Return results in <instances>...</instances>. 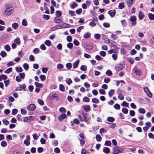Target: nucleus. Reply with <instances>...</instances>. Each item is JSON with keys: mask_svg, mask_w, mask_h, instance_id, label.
<instances>
[{"mask_svg": "<svg viewBox=\"0 0 154 154\" xmlns=\"http://www.w3.org/2000/svg\"><path fill=\"white\" fill-rule=\"evenodd\" d=\"M107 120L108 122H112L114 121L115 119L112 117H109L107 118Z\"/></svg>", "mask_w": 154, "mask_h": 154, "instance_id": "nucleus-27", "label": "nucleus"}, {"mask_svg": "<svg viewBox=\"0 0 154 154\" xmlns=\"http://www.w3.org/2000/svg\"><path fill=\"white\" fill-rule=\"evenodd\" d=\"M3 123L5 125H8L9 124V122L6 119H3L2 120Z\"/></svg>", "mask_w": 154, "mask_h": 154, "instance_id": "nucleus-48", "label": "nucleus"}, {"mask_svg": "<svg viewBox=\"0 0 154 154\" xmlns=\"http://www.w3.org/2000/svg\"><path fill=\"white\" fill-rule=\"evenodd\" d=\"M40 78L42 81H44L46 79V77L44 75H41L40 76Z\"/></svg>", "mask_w": 154, "mask_h": 154, "instance_id": "nucleus-54", "label": "nucleus"}, {"mask_svg": "<svg viewBox=\"0 0 154 154\" xmlns=\"http://www.w3.org/2000/svg\"><path fill=\"white\" fill-rule=\"evenodd\" d=\"M106 74L107 75L111 76L112 74V73L110 70H108L106 71Z\"/></svg>", "mask_w": 154, "mask_h": 154, "instance_id": "nucleus-47", "label": "nucleus"}, {"mask_svg": "<svg viewBox=\"0 0 154 154\" xmlns=\"http://www.w3.org/2000/svg\"><path fill=\"white\" fill-rule=\"evenodd\" d=\"M78 5L75 2H74L71 5V7L73 9L75 8V7H77Z\"/></svg>", "mask_w": 154, "mask_h": 154, "instance_id": "nucleus-56", "label": "nucleus"}, {"mask_svg": "<svg viewBox=\"0 0 154 154\" xmlns=\"http://www.w3.org/2000/svg\"><path fill=\"white\" fill-rule=\"evenodd\" d=\"M66 40L68 42H71L72 41V38L71 36H68L67 37Z\"/></svg>", "mask_w": 154, "mask_h": 154, "instance_id": "nucleus-61", "label": "nucleus"}, {"mask_svg": "<svg viewBox=\"0 0 154 154\" xmlns=\"http://www.w3.org/2000/svg\"><path fill=\"white\" fill-rule=\"evenodd\" d=\"M50 95H51L54 98L57 100H58V95L54 93H52Z\"/></svg>", "mask_w": 154, "mask_h": 154, "instance_id": "nucleus-16", "label": "nucleus"}, {"mask_svg": "<svg viewBox=\"0 0 154 154\" xmlns=\"http://www.w3.org/2000/svg\"><path fill=\"white\" fill-rule=\"evenodd\" d=\"M16 71L18 72H21L23 71L21 67H16Z\"/></svg>", "mask_w": 154, "mask_h": 154, "instance_id": "nucleus-39", "label": "nucleus"}, {"mask_svg": "<svg viewBox=\"0 0 154 154\" xmlns=\"http://www.w3.org/2000/svg\"><path fill=\"white\" fill-rule=\"evenodd\" d=\"M17 112V109H14L12 110V114L13 115H16Z\"/></svg>", "mask_w": 154, "mask_h": 154, "instance_id": "nucleus-57", "label": "nucleus"}, {"mask_svg": "<svg viewBox=\"0 0 154 154\" xmlns=\"http://www.w3.org/2000/svg\"><path fill=\"white\" fill-rule=\"evenodd\" d=\"M136 18L135 16H133L130 18V21L131 22V25L132 26H135L136 24Z\"/></svg>", "mask_w": 154, "mask_h": 154, "instance_id": "nucleus-5", "label": "nucleus"}, {"mask_svg": "<svg viewBox=\"0 0 154 154\" xmlns=\"http://www.w3.org/2000/svg\"><path fill=\"white\" fill-rule=\"evenodd\" d=\"M38 102L39 104L41 105H43L44 104V101L42 100L38 99Z\"/></svg>", "mask_w": 154, "mask_h": 154, "instance_id": "nucleus-50", "label": "nucleus"}, {"mask_svg": "<svg viewBox=\"0 0 154 154\" xmlns=\"http://www.w3.org/2000/svg\"><path fill=\"white\" fill-rule=\"evenodd\" d=\"M103 151L106 154L109 153L110 152V149L107 147H104L103 148Z\"/></svg>", "mask_w": 154, "mask_h": 154, "instance_id": "nucleus-13", "label": "nucleus"}, {"mask_svg": "<svg viewBox=\"0 0 154 154\" xmlns=\"http://www.w3.org/2000/svg\"><path fill=\"white\" fill-rule=\"evenodd\" d=\"M45 44L47 46H50L51 45V43L49 40H46L45 42Z\"/></svg>", "mask_w": 154, "mask_h": 154, "instance_id": "nucleus-36", "label": "nucleus"}, {"mask_svg": "<svg viewBox=\"0 0 154 154\" xmlns=\"http://www.w3.org/2000/svg\"><path fill=\"white\" fill-rule=\"evenodd\" d=\"M73 46V44L71 43H68L67 45V48H69L70 49H71Z\"/></svg>", "mask_w": 154, "mask_h": 154, "instance_id": "nucleus-51", "label": "nucleus"}, {"mask_svg": "<svg viewBox=\"0 0 154 154\" xmlns=\"http://www.w3.org/2000/svg\"><path fill=\"white\" fill-rule=\"evenodd\" d=\"M128 60L131 64H132L134 62V59L131 57L128 58Z\"/></svg>", "mask_w": 154, "mask_h": 154, "instance_id": "nucleus-62", "label": "nucleus"}, {"mask_svg": "<svg viewBox=\"0 0 154 154\" xmlns=\"http://www.w3.org/2000/svg\"><path fill=\"white\" fill-rule=\"evenodd\" d=\"M87 66L85 65H82L80 67L81 70L82 71H85L87 70Z\"/></svg>", "mask_w": 154, "mask_h": 154, "instance_id": "nucleus-28", "label": "nucleus"}, {"mask_svg": "<svg viewBox=\"0 0 154 154\" xmlns=\"http://www.w3.org/2000/svg\"><path fill=\"white\" fill-rule=\"evenodd\" d=\"M83 108L86 111H89L90 109V107L88 105H85L84 106Z\"/></svg>", "mask_w": 154, "mask_h": 154, "instance_id": "nucleus-30", "label": "nucleus"}, {"mask_svg": "<svg viewBox=\"0 0 154 154\" xmlns=\"http://www.w3.org/2000/svg\"><path fill=\"white\" fill-rule=\"evenodd\" d=\"M26 139L24 140L23 143L26 146H28L30 145V137L29 135H27L26 136Z\"/></svg>", "mask_w": 154, "mask_h": 154, "instance_id": "nucleus-6", "label": "nucleus"}, {"mask_svg": "<svg viewBox=\"0 0 154 154\" xmlns=\"http://www.w3.org/2000/svg\"><path fill=\"white\" fill-rule=\"evenodd\" d=\"M36 108L35 105L34 104H31L29 105L27 107V109L30 111H32L34 110Z\"/></svg>", "mask_w": 154, "mask_h": 154, "instance_id": "nucleus-7", "label": "nucleus"}, {"mask_svg": "<svg viewBox=\"0 0 154 154\" xmlns=\"http://www.w3.org/2000/svg\"><path fill=\"white\" fill-rule=\"evenodd\" d=\"M91 33L89 32H85L84 35V37L86 38H89L91 36Z\"/></svg>", "mask_w": 154, "mask_h": 154, "instance_id": "nucleus-22", "label": "nucleus"}, {"mask_svg": "<svg viewBox=\"0 0 154 154\" xmlns=\"http://www.w3.org/2000/svg\"><path fill=\"white\" fill-rule=\"evenodd\" d=\"M122 112L124 114H127L128 112V109L125 108L122 109Z\"/></svg>", "mask_w": 154, "mask_h": 154, "instance_id": "nucleus-37", "label": "nucleus"}, {"mask_svg": "<svg viewBox=\"0 0 154 154\" xmlns=\"http://www.w3.org/2000/svg\"><path fill=\"white\" fill-rule=\"evenodd\" d=\"M61 13L60 11H57L56 12V15L58 17H59L61 16Z\"/></svg>", "mask_w": 154, "mask_h": 154, "instance_id": "nucleus-33", "label": "nucleus"}, {"mask_svg": "<svg viewBox=\"0 0 154 154\" xmlns=\"http://www.w3.org/2000/svg\"><path fill=\"white\" fill-rule=\"evenodd\" d=\"M33 138L35 140H37L38 139V135L36 134H33L32 135Z\"/></svg>", "mask_w": 154, "mask_h": 154, "instance_id": "nucleus-58", "label": "nucleus"}, {"mask_svg": "<svg viewBox=\"0 0 154 154\" xmlns=\"http://www.w3.org/2000/svg\"><path fill=\"white\" fill-rule=\"evenodd\" d=\"M94 37L96 39H99L100 38V35L99 34H96L94 35Z\"/></svg>", "mask_w": 154, "mask_h": 154, "instance_id": "nucleus-63", "label": "nucleus"}, {"mask_svg": "<svg viewBox=\"0 0 154 154\" xmlns=\"http://www.w3.org/2000/svg\"><path fill=\"white\" fill-rule=\"evenodd\" d=\"M111 145V142L109 140H106L105 142V145L106 146H110Z\"/></svg>", "mask_w": 154, "mask_h": 154, "instance_id": "nucleus-44", "label": "nucleus"}, {"mask_svg": "<svg viewBox=\"0 0 154 154\" xmlns=\"http://www.w3.org/2000/svg\"><path fill=\"white\" fill-rule=\"evenodd\" d=\"M124 67V66L121 64H119L116 67L115 69L117 71H120L122 70Z\"/></svg>", "mask_w": 154, "mask_h": 154, "instance_id": "nucleus-8", "label": "nucleus"}, {"mask_svg": "<svg viewBox=\"0 0 154 154\" xmlns=\"http://www.w3.org/2000/svg\"><path fill=\"white\" fill-rule=\"evenodd\" d=\"M54 21H55V22L57 23H60L62 22L61 19H60L57 18L56 17L55 18Z\"/></svg>", "mask_w": 154, "mask_h": 154, "instance_id": "nucleus-34", "label": "nucleus"}, {"mask_svg": "<svg viewBox=\"0 0 154 154\" xmlns=\"http://www.w3.org/2000/svg\"><path fill=\"white\" fill-rule=\"evenodd\" d=\"M14 42L18 45H20V40L19 38H16L14 40Z\"/></svg>", "mask_w": 154, "mask_h": 154, "instance_id": "nucleus-31", "label": "nucleus"}, {"mask_svg": "<svg viewBox=\"0 0 154 154\" xmlns=\"http://www.w3.org/2000/svg\"><path fill=\"white\" fill-rule=\"evenodd\" d=\"M139 18L140 20H141L143 18L144 15L142 13L141 11H140L138 13Z\"/></svg>", "mask_w": 154, "mask_h": 154, "instance_id": "nucleus-14", "label": "nucleus"}, {"mask_svg": "<svg viewBox=\"0 0 154 154\" xmlns=\"http://www.w3.org/2000/svg\"><path fill=\"white\" fill-rule=\"evenodd\" d=\"M5 49L6 50L8 51H9L11 50V48L9 45H7L5 47Z\"/></svg>", "mask_w": 154, "mask_h": 154, "instance_id": "nucleus-46", "label": "nucleus"}, {"mask_svg": "<svg viewBox=\"0 0 154 154\" xmlns=\"http://www.w3.org/2000/svg\"><path fill=\"white\" fill-rule=\"evenodd\" d=\"M99 100L97 98H94L92 99V102L94 103H98L99 102Z\"/></svg>", "mask_w": 154, "mask_h": 154, "instance_id": "nucleus-23", "label": "nucleus"}, {"mask_svg": "<svg viewBox=\"0 0 154 154\" xmlns=\"http://www.w3.org/2000/svg\"><path fill=\"white\" fill-rule=\"evenodd\" d=\"M39 50L37 48L34 49L33 50V52L34 53L37 54L39 52Z\"/></svg>", "mask_w": 154, "mask_h": 154, "instance_id": "nucleus-64", "label": "nucleus"}, {"mask_svg": "<svg viewBox=\"0 0 154 154\" xmlns=\"http://www.w3.org/2000/svg\"><path fill=\"white\" fill-rule=\"evenodd\" d=\"M121 105L123 106H126L127 107L128 106V103L126 101H124L121 104Z\"/></svg>", "mask_w": 154, "mask_h": 154, "instance_id": "nucleus-42", "label": "nucleus"}, {"mask_svg": "<svg viewBox=\"0 0 154 154\" xmlns=\"http://www.w3.org/2000/svg\"><path fill=\"white\" fill-rule=\"evenodd\" d=\"M59 89L61 91H64L65 90L64 87L62 84H60L59 86Z\"/></svg>", "mask_w": 154, "mask_h": 154, "instance_id": "nucleus-41", "label": "nucleus"}, {"mask_svg": "<svg viewBox=\"0 0 154 154\" xmlns=\"http://www.w3.org/2000/svg\"><path fill=\"white\" fill-rule=\"evenodd\" d=\"M63 68V65L61 64H58L57 65V68L58 69H61Z\"/></svg>", "mask_w": 154, "mask_h": 154, "instance_id": "nucleus-38", "label": "nucleus"}, {"mask_svg": "<svg viewBox=\"0 0 154 154\" xmlns=\"http://www.w3.org/2000/svg\"><path fill=\"white\" fill-rule=\"evenodd\" d=\"M35 84L36 87L42 88L43 86L42 85V84L39 83L37 82H35Z\"/></svg>", "mask_w": 154, "mask_h": 154, "instance_id": "nucleus-35", "label": "nucleus"}, {"mask_svg": "<svg viewBox=\"0 0 154 154\" xmlns=\"http://www.w3.org/2000/svg\"><path fill=\"white\" fill-rule=\"evenodd\" d=\"M57 48L60 50H61L62 49V45L61 44H59L57 46Z\"/></svg>", "mask_w": 154, "mask_h": 154, "instance_id": "nucleus-59", "label": "nucleus"}, {"mask_svg": "<svg viewBox=\"0 0 154 154\" xmlns=\"http://www.w3.org/2000/svg\"><path fill=\"white\" fill-rule=\"evenodd\" d=\"M59 111L61 112H66V110L64 107H61L59 109Z\"/></svg>", "mask_w": 154, "mask_h": 154, "instance_id": "nucleus-55", "label": "nucleus"}, {"mask_svg": "<svg viewBox=\"0 0 154 154\" xmlns=\"http://www.w3.org/2000/svg\"><path fill=\"white\" fill-rule=\"evenodd\" d=\"M7 145V143L5 141H3L1 143V145L3 147L6 146Z\"/></svg>", "mask_w": 154, "mask_h": 154, "instance_id": "nucleus-52", "label": "nucleus"}, {"mask_svg": "<svg viewBox=\"0 0 154 154\" xmlns=\"http://www.w3.org/2000/svg\"><path fill=\"white\" fill-rule=\"evenodd\" d=\"M96 139L97 141L100 142L101 141L102 137L99 134H97L96 136Z\"/></svg>", "mask_w": 154, "mask_h": 154, "instance_id": "nucleus-25", "label": "nucleus"}, {"mask_svg": "<svg viewBox=\"0 0 154 154\" xmlns=\"http://www.w3.org/2000/svg\"><path fill=\"white\" fill-rule=\"evenodd\" d=\"M148 17L150 20H154V14L151 13H149L148 14Z\"/></svg>", "mask_w": 154, "mask_h": 154, "instance_id": "nucleus-20", "label": "nucleus"}, {"mask_svg": "<svg viewBox=\"0 0 154 154\" xmlns=\"http://www.w3.org/2000/svg\"><path fill=\"white\" fill-rule=\"evenodd\" d=\"M114 107L116 109H119L120 108V106L118 104H116L114 106Z\"/></svg>", "mask_w": 154, "mask_h": 154, "instance_id": "nucleus-60", "label": "nucleus"}, {"mask_svg": "<svg viewBox=\"0 0 154 154\" xmlns=\"http://www.w3.org/2000/svg\"><path fill=\"white\" fill-rule=\"evenodd\" d=\"M134 0H126V3L129 7H131L133 4Z\"/></svg>", "mask_w": 154, "mask_h": 154, "instance_id": "nucleus-10", "label": "nucleus"}, {"mask_svg": "<svg viewBox=\"0 0 154 154\" xmlns=\"http://www.w3.org/2000/svg\"><path fill=\"white\" fill-rule=\"evenodd\" d=\"M70 25L66 23H63L61 26L62 28H65L70 27Z\"/></svg>", "mask_w": 154, "mask_h": 154, "instance_id": "nucleus-21", "label": "nucleus"}, {"mask_svg": "<svg viewBox=\"0 0 154 154\" xmlns=\"http://www.w3.org/2000/svg\"><path fill=\"white\" fill-rule=\"evenodd\" d=\"M14 11V8L11 5H9L5 7L4 14L6 15H10L13 13Z\"/></svg>", "mask_w": 154, "mask_h": 154, "instance_id": "nucleus-1", "label": "nucleus"}, {"mask_svg": "<svg viewBox=\"0 0 154 154\" xmlns=\"http://www.w3.org/2000/svg\"><path fill=\"white\" fill-rule=\"evenodd\" d=\"M79 62V60H76L73 64V68L74 69L77 68Z\"/></svg>", "mask_w": 154, "mask_h": 154, "instance_id": "nucleus-11", "label": "nucleus"}, {"mask_svg": "<svg viewBox=\"0 0 154 154\" xmlns=\"http://www.w3.org/2000/svg\"><path fill=\"white\" fill-rule=\"evenodd\" d=\"M66 82L68 85H70L72 83V81L70 78H68L66 79Z\"/></svg>", "mask_w": 154, "mask_h": 154, "instance_id": "nucleus-53", "label": "nucleus"}, {"mask_svg": "<svg viewBox=\"0 0 154 154\" xmlns=\"http://www.w3.org/2000/svg\"><path fill=\"white\" fill-rule=\"evenodd\" d=\"M61 29V27L60 25L56 26L51 28V30L52 31H55L56 29Z\"/></svg>", "mask_w": 154, "mask_h": 154, "instance_id": "nucleus-19", "label": "nucleus"}, {"mask_svg": "<svg viewBox=\"0 0 154 154\" xmlns=\"http://www.w3.org/2000/svg\"><path fill=\"white\" fill-rule=\"evenodd\" d=\"M66 66L68 69H70L72 67V65L70 63H68L66 64Z\"/></svg>", "mask_w": 154, "mask_h": 154, "instance_id": "nucleus-40", "label": "nucleus"}, {"mask_svg": "<svg viewBox=\"0 0 154 154\" xmlns=\"http://www.w3.org/2000/svg\"><path fill=\"white\" fill-rule=\"evenodd\" d=\"M138 111L139 113L142 114H144L146 112L145 109L142 108H140L138 110Z\"/></svg>", "mask_w": 154, "mask_h": 154, "instance_id": "nucleus-18", "label": "nucleus"}, {"mask_svg": "<svg viewBox=\"0 0 154 154\" xmlns=\"http://www.w3.org/2000/svg\"><path fill=\"white\" fill-rule=\"evenodd\" d=\"M133 72L136 75H142L141 71L137 67H135L132 70Z\"/></svg>", "mask_w": 154, "mask_h": 154, "instance_id": "nucleus-4", "label": "nucleus"}, {"mask_svg": "<svg viewBox=\"0 0 154 154\" xmlns=\"http://www.w3.org/2000/svg\"><path fill=\"white\" fill-rule=\"evenodd\" d=\"M108 14L112 17L114 16L116 14V11L115 10H110L108 11Z\"/></svg>", "mask_w": 154, "mask_h": 154, "instance_id": "nucleus-9", "label": "nucleus"}, {"mask_svg": "<svg viewBox=\"0 0 154 154\" xmlns=\"http://www.w3.org/2000/svg\"><path fill=\"white\" fill-rule=\"evenodd\" d=\"M12 68L11 67L9 68L5 71V73L8 74L12 71Z\"/></svg>", "mask_w": 154, "mask_h": 154, "instance_id": "nucleus-29", "label": "nucleus"}, {"mask_svg": "<svg viewBox=\"0 0 154 154\" xmlns=\"http://www.w3.org/2000/svg\"><path fill=\"white\" fill-rule=\"evenodd\" d=\"M66 115L65 114L63 113L62 114L61 116H59L58 118V119L59 121H62L63 119L66 118Z\"/></svg>", "mask_w": 154, "mask_h": 154, "instance_id": "nucleus-15", "label": "nucleus"}, {"mask_svg": "<svg viewBox=\"0 0 154 154\" xmlns=\"http://www.w3.org/2000/svg\"><path fill=\"white\" fill-rule=\"evenodd\" d=\"M22 25L24 26H26L27 25V21L25 19H23L22 21Z\"/></svg>", "mask_w": 154, "mask_h": 154, "instance_id": "nucleus-43", "label": "nucleus"}, {"mask_svg": "<svg viewBox=\"0 0 154 154\" xmlns=\"http://www.w3.org/2000/svg\"><path fill=\"white\" fill-rule=\"evenodd\" d=\"M93 46L92 45L86 44L85 45V48L88 50H91L93 48Z\"/></svg>", "mask_w": 154, "mask_h": 154, "instance_id": "nucleus-12", "label": "nucleus"}, {"mask_svg": "<svg viewBox=\"0 0 154 154\" xmlns=\"http://www.w3.org/2000/svg\"><path fill=\"white\" fill-rule=\"evenodd\" d=\"M35 117L33 116H30L29 117H25L23 120L24 122H29L35 120Z\"/></svg>", "mask_w": 154, "mask_h": 154, "instance_id": "nucleus-3", "label": "nucleus"}, {"mask_svg": "<svg viewBox=\"0 0 154 154\" xmlns=\"http://www.w3.org/2000/svg\"><path fill=\"white\" fill-rule=\"evenodd\" d=\"M19 26L18 24L17 23H14L12 24V27L14 29H17Z\"/></svg>", "mask_w": 154, "mask_h": 154, "instance_id": "nucleus-17", "label": "nucleus"}, {"mask_svg": "<svg viewBox=\"0 0 154 154\" xmlns=\"http://www.w3.org/2000/svg\"><path fill=\"white\" fill-rule=\"evenodd\" d=\"M114 93V90L111 89L108 92L109 96L110 97H111Z\"/></svg>", "mask_w": 154, "mask_h": 154, "instance_id": "nucleus-24", "label": "nucleus"}, {"mask_svg": "<svg viewBox=\"0 0 154 154\" xmlns=\"http://www.w3.org/2000/svg\"><path fill=\"white\" fill-rule=\"evenodd\" d=\"M123 150V149L118 146H115L113 148V154H118V153L122 152Z\"/></svg>", "mask_w": 154, "mask_h": 154, "instance_id": "nucleus-2", "label": "nucleus"}, {"mask_svg": "<svg viewBox=\"0 0 154 154\" xmlns=\"http://www.w3.org/2000/svg\"><path fill=\"white\" fill-rule=\"evenodd\" d=\"M87 113H86L85 115H83V117L84 121L86 122H87L88 120V118L87 116Z\"/></svg>", "mask_w": 154, "mask_h": 154, "instance_id": "nucleus-26", "label": "nucleus"}, {"mask_svg": "<svg viewBox=\"0 0 154 154\" xmlns=\"http://www.w3.org/2000/svg\"><path fill=\"white\" fill-rule=\"evenodd\" d=\"M112 57L113 58V59L114 60H116L117 58V57H118L117 54V53H115L114 54H112Z\"/></svg>", "mask_w": 154, "mask_h": 154, "instance_id": "nucleus-32", "label": "nucleus"}, {"mask_svg": "<svg viewBox=\"0 0 154 154\" xmlns=\"http://www.w3.org/2000/svg\"><path fill=\"white\" fill-rule=\"evenodd\" d=\"M84 28V27L83 26H81L78 27L77 29V31L78 32H80L81 30Z\"/></svg>", "mask_w": 154, "mask_h": 154, "instance_id": "nucleus-45", "label": "nucleus"}, {"mask_svg": "<svg viewBox=\"0 0 154 154\" xmlns=\"http://www.w3.org/2000/svg\"><path fill=\"white\" fill-rule=\"evenodd\" d=\"M0 55L1 56L4 57L6 56L7 54L5 51H2L0 53Z\"/></svg>", "mask_w": 154, "mask_h": 154, "instance_id": "nucleus-49", "label": "nucleus"}]
</instances>
